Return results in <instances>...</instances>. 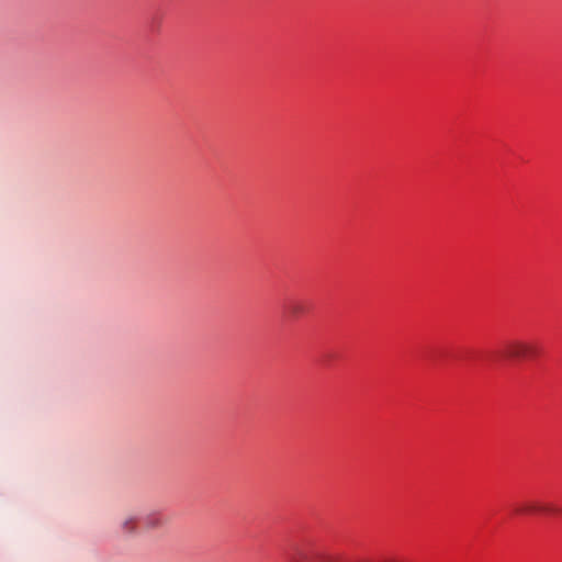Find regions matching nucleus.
<instances>
[{
	"mask_svg": "<svg viewBox=\"0 0 562 562\" xmlns=\"http://www.w3.org/2000/svg\"><path fill=\"white\" fill-rule=\"evenodd\" d=\"M502 355L506 359H526L537 355V348L532 344L514 340L504 346Z\"/></svg>",
	"mask_w": 562,
	"mask_h": 562,
	"instance_id": "obj_1",
	"label": "nucleus"
},
{
	"mask_svg": "<svg viewBox=\"0 0 562 562\" xmlns=\"http://www.w3.org/2000/svg\"><path fill=\"white\" fill-rule=\"evenodd\" d=\"M162 524L164 519L157 513L149 514L144 518V526L146 529H156L159 528Z\"/></svg>",
	"mask_w": 562,
	"mask_h": 562,
	"instance_id": "obj_4",
	"label": "nucleus"
},
{
	"mask_svg": "<svg viewBox=\"0 0 562 562\" xmlns=\"http://www.w3.org/2000/svg\"><path fill=\"white\" fill-rule=\"evenodd\" d=\"M517 514H532V513H561V509L550 504H539L535 502H526L518 505L515 509Z\"/></svg>",
	"mask_w": 562,
	"mask_h": 562,
	"instance_id": "obj_3",
	"label": "nucleus"
},
{
	"mask_svg": "<svg viewBox=\"0 0 562 562\" xmlns=\"http://www.w3.org/2000/svg\"><path fill=\"white\" fill-rule=\"evenodd\" d=\"M288 311H289L291 316L297 317L299 315L304 313V307L300 303H291L288 306Z\"/></svg>",
	"mask_w": 562,
	"mask_h": 562,
	"instance_id": "obj_6",
	"label": "nucleus"
},
{
	"mask_svg": "<svg viewBox=\"0 0 562 562\" xmlns=\"http://www.w3.org/2000/svg\"><path fill=\"white\" fill-rule=\"evenodd\" d=\"M321 562H339V557L334 554H326L322 552Z\"/></svg>",
	"mask_w": 562,
	"mask_h": 562,
	"instance_id": "obj_7",
	"label": "nucleus"
},
{
	"mask_svg": "<svg viewBox=\"0 0 562 562\" xmlns=\"http://www.w3.org/2000/svg\"><path fill=\"white\" fill-rule=\"evenodd\" d=\"M137 518L134 516H126L121 522V530L124 533L132 535L136 531Z\"/></svg>",
	"mask_w": 562,
	"mask_h": 562,
	"instance_id": "obj_5",
	"label": "nucleus"
},
{
	"mask_svg": "<svg viewBox=\"0 0 562 562\" xmlns=\"http://www.w3.org/2000/svg\"><path fill=\"white\" fill-rule=\"evenodd\" d=\"M322 552L313 547L296 549L290 557L288 562H321Z\"/></svg>",
	"mask_w": 562,
	"mask_h": 562,
	"instance_id": "obj_2",
	"label": "nucleus"
}]
</instances>
